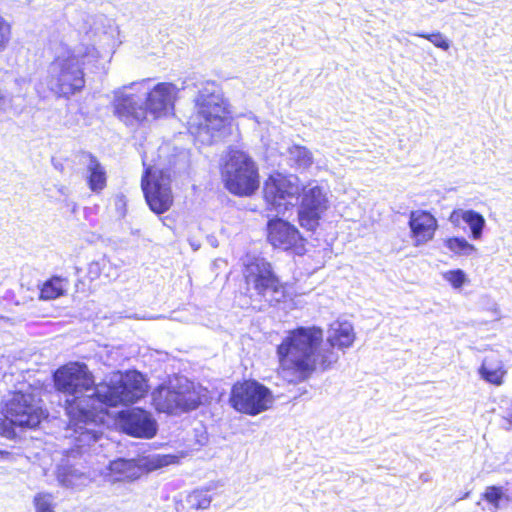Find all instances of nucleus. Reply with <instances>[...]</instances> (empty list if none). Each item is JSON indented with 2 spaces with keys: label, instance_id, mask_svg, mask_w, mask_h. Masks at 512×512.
Returning a JSON list of instances; mask_svg holds the SVG:
<instances>
[{
  "label": "nucleus",
  "instance_id": "1",
  "mask_svg": "<svg viewBox=\"0 0 512 512\" xmlns=\"http://www.w3.org/2000/svg\"><path fill=\"white\" fill-rule=\"evenodd\" d=\"M318 326H298L288 331L277 346L279 371L292 383L308 380L316 372L331 369L339 360L335 351L350 347L355 334L345 324H339L327 337Z\"/></svg>",
  "mask_w": 512,
  "mask_h": 512
},
{
  "label": "nucleus",
  "instance_id": "2",
  "mask_svg": "<svg viewBox=\"0 0 512 512\" xmlns=\"http://www.w3.org/2000/svg\"><path fill=\"white\" fill-rule=\"evenodd\" d=\"M52 382L57 393L70 396L63 407L71 425L82 428L103 421L106 411L94 405L98 383L86 363L69 361L60 365L52 373Z\"/></svg>",
  "mask_w": 512,
  "mask_h": 512
},
{
  "label": "nucleus",
  "instance_id": "3",
  "mask_svg": "<svg viewBox=\"0 0 512 512\" xmlns=\"http://www.w3.org/2000/svg\"><path fill=\"white\" fill-rule=\"evenodd\" d=\"M301 201L297 211V220L301 228L315 232L321 220L330 207L329 199L323 187H299L292 176L274 172L268 176L263 185V199L273 208L286 206L289 200L297 198Z\"/></svg>",
  "mask_w": 512,
  "mask_h": 512
},
{
  "label": "nucleus",
  "instance_id": "4",
  "mask_svg": "<svg viewBox=\"0 0 512 512\" xmlns=\"http://www.w3.org/2000/svg\"><path fill=\"white\" fill-rule=\"evenodd\" d=\"M0 436L13 440L17 437L16 428L22 431L36 430L47 413L36 401L32 393L12 391L1 406Z\"/></svg>",
  "mask_w": 512,
  "mask_h": 512
},
{
  "label": "nucleus",
  "instance_id": "5",
  "mask_svg": "<svg viewBox=\"0 0 512 512\" xmlns=\"http://www.w3.org/2000/svg\"><path fill=\"white\" fill-rule=\"evenodd\" d=\"M147 392L148 385L144 376L138 371L129 370L121 373L117 380L100 381L94 397L107 412L106 408L133 404L145 397Z\"/></svg>",
  "mask_w": 512,
  "mask_h": 512
},
{
  "label": "nucleus",
  "instance_id": "6",
  "mask_svg": "<svg viewBox=\"0 0 512 512\" xmlns=\"http://www.w3.org/2000/svg\"><path fill=\"white\" fill-rule=\"evenodd\" d=\"M51 66L53 72L49 76V89L57 98L69 99L85 88L83 64L74 53L56 57Z\"/></svg>",
  "mask_w": 512,
  "mask_h": 512
},
{
  "label": "nucleus",
  "instance_id": "7",
  "mask_svg": "<svg viewBox=\"0 0 512 512\" xmlns=\"http://www.w3.org/2000/svg\"><path fill=\"white\" fill-rule=\"evenodd\" d=\"M225 188L237 196L252 195L256 189L254 162L246 153L231 150L221 169Z\"/></svg>",
  "mask_w": 512,
  "mask_h": 512
},
{
  "label": "nucleus",
  "instance_id": "8",
  "mask_svg": "<svg viewBox=\"0 0 512 512\" xmlns=\"http://www.w3.org/2000/svg\"><path fill=\"white\" fill-rule=\"evenodd\" d=\"M171 182L169 171L145 166L141 176V189L148 207L157 215L167 212L173 206Z\"/></svg>",
  "mask_w": 512,
  "mask_h": 512
},
{
  "label": "nucleus",
  "instance_id": "9",
  "mask_svg": "<svg viewBox=\"0 0 512 512\" xmlns=\"http://www.w3.org/2000/svg\"><path fill=\"white\" fill-rule=\"evenodd\" d=\"M195 113L197 128L204 130H219L228 118V112L221 96L214 91L204 88L195 98Z\"/></svg>",
  "mask_w": 512,
  "mask_h": 512
},
{
  "label": "nucleus",
  "instance_id": "10",
  "mask_svg": "<svg viewBox=\"0 0 512 512\" xmlns=\"http://www.w3.org/2000/svg\"><path fill=\"white\" fill-rule=\"evenodd\" d=\"M266 237L274 248L299 255L305 251L306 238L294 224L282 218L273 217L267 222Z\"/></svg>",
  "mask_w": 512,
  "mask_h": 512
},
{
  "label": "nucleus",
  "instance_id": "11",
  "mask_svg": "<svg viewBox=\"0 0 512 512\" xmlns=\"http://www.w3.org/2000/svg\"><path fill=\"white\" fill-rule=\"evenodd\" d=\"M163 466L160 459L144 461L138 459L117 458L109 462L107 466V477L113 483H131L139 480L144 474L154 471Z\"/></svg>",
  "mask_w": 512,
  "mask_h": 512
},
{
  "label": "nucleus",
  "instance_id": "12",
  "mask_svg": "<svg viewBox=\"0 0 512 512\" xmlns=\"http://www.w3.org/2000/svg\"><path fill=\"white\" fill-rule=\"evenodd\" d=\"M124 432L135 438L151 439L157 433V423L152 415L142 408H132L118 414Z\"/></svg>",
  "mask_w": 512,
  "mask_h": 512
},
{
  "label": "nucleus",
  "instance_id": "13",
  "mask_svg": "<svg viewBox=\"0 0 512 512\" xmlns=\"http://www.w3.org/2000/svg\"><path fill=\"white\" fill-rule=\"evenodd\" d=\"M408 226L416 247L432 241L439 227L437 218L430 211L422 209L410 212Z\"/></svg>",
  "mask_w": 512,
  "mask_h": 512
},
{
  "label": "nucleus",
  "instance_id": "14",
  "mask_svg": "<svg viewBox=\"0 0 512 512\" xmlns=\"http://www.w3.org/2000/svg\"><path fill=\"white\" fill-rule=\"evenodd\" d=\"M176 87L172 83L160 82L146 95L143 108L146 115L151 114L154 119L166 115L174 104Z\"/></svg>",
  "mask_w": 512,
  "mask_h": 512
},
{
  "label": "nucleus",
  "instance_id": "15",
  "mask_svg": "<svg viewBox=\"0 0 512 512\" xmlns=\"http://www.w3.org/2000/svg\"><path fill=\"white\" fill-rule=\"evenodd\" d=\"M114 115L126 125L141 124L147 115L139 98L134 94H121L113 102Z\"/></svg>",
  "mask_w": 512,
  "mask_h": 512
},
{
  "label": "nucleus",
  "instance_id": "16",
  "mask_svg": "<svg viewBox=\"0 0 512 512\" xmlns=\"http://www.w3.org/2000/svg\"><path fill=\"white\" fill-rule=\"evenodd\" d=\"M229 403L240 413L256 415V382L250 380L236 382L232 386Z\"/></svg>",
  "mask_w": 512,
  "mask_h": 512
},
{
  "label": "nucleus",
  "instance_id": "17",
  "mask_svg": "<svg viewBox=\"0 0 512 512\" xmlns=\"http://www.w3.org/2000/svg\"><path fill=\"white\" fill-rule=\"evenodd\" d=\"M205 389L191 381L176 385L178 414L198 409L205 400Z\"/></svg>",
  "mask_w": 512,
  "mask_h": 512
},
{
  "label": "nucleus",
  "instance_id": "18",
  "mask_svg": "<svg viewBox=\"0 0 512 512\" xmlns=\"http://www.w3.org/2000/svg\"><path fill=\"white\" fill-rule=\"evenodd\" d=\"M448 220L454 227H460L462 223H466L471 229L473 239L477 240L482 237L485 219L480 213L457 208L451 211Z\"/></svg>",
  "mask_w": 512,
  "mask_h": 512
},
{
  "label": "nucleus",
  "instance_id": "19",
  "mask_svg": "<svg viewBox=\"0 0 512 512\" xmlns=\"http://www.w3.org/2000/svg\"><path fill=\"white\" fill-rule=\"evenodd\" d=\"M152 406L158 413L178 414L176 386L160 385L152 392Z\"/></svg>",
  "mask_w": 512,
  "mask_h": 512
},
{
  "label": "nucleus",
  "instance_id": "20",
  "mask_svg": "<svg viewBox=\"0 0 512 512\" xmlns=\"http://www.w3.org/2000/svg\"><path fill=\"white\" fill-rule=\"evenodd\" d=\"M478 374L485 382L494 386H501L505 382L507 369L501 359L485 357L478 368Z\"/></svg>",
  "mask_w": 512,
  "mask_h": 512
},
{
  "label": "nucleus",
  "instance_id": "21",
  "mask_svg": "<svg viewBox=\"0 0 512 512\" xmlns=\"http://www.w3.org/2000/svg\"><path fill=\"white\" fill-rule=\"evenodd\" d=\"M258 294L269 295V302H279L285 294V287L269 269H258Z\"/></svg>",
  "mask_w": 512,
  "mask_h": 512
},
{
  "label": "nucleus",
  "instance_id": "22",
  "mask_svg": "<svg viewBox=\"0 0 512 512\" xmlns=\"http://www.w3.org/2000/svg\"><path fill=\"white\" fill-rule=\"evenodd\" d=\"M84 156L88 160L87 185L92 192L100 193L107 186L106 170L95 155L86 153Z\"/></svg>",
  "mask_w": 512,
  "mask_h": 512
},
{
  "label": "nucleus",
  "instance_id": "23",
  "mask_svg": "<svg viewBox=\"0 0 512 512\" xmlns=\"http://www.w3.org/2000/svg\"><path fill=\"white\" fill-rule=\"evenodd\" d=\"M68 280L62 276L53 275L39 287L38 298L42 301H51L66 295Z\"/></svg>",
  "mask_w": 512,
  "mask_h": 512
},
{
  "label": "nucleus",
  "instance_id": "24",
  "mask_svg": "<svg viewBox=\"0 0 512 512\" xmlns=\"http://www.w3.org/2000/svg\"><path fill=\"white\" fill-rule=\"evenodd\" d=\"M480 497L496 511L500 508V502L505 498V495L502 487L491 485L485 488Z\"/></svg>",
  "mask_w": 512,
  "mask_h": 512
},
{
  "label": "nucleus",
  "instance_id": "25",
  "mask_svg": "<svg viewBox=\"0 0 512 512\" xmlns=\"http://www.w3.org/2000/svg\"><path fill=\"white\" fill-rule=\"evenodd\" d=\"M445 246L453 253L458 255H469L474 250V245L470 244L465 238L450 237L445 240Z\"/></svg>",
  "mask_w": 512,
  "mask_h": 512
},
{
  "label": "nucleus",
  "instance_id": "26",
  "mask_svg": "<svg viewBox=\"0 0 512 512\" xmlns=\"http://www.w3.org/2000/svg\"><path fill=\"white\" fill-rule=\"evenodd\" d=\"M188 503L192 509H207L211 503V497L204 491L195 490L188 495Z\"/></svg>",
  "mask_w": 512,
  "mask_h": 512
},
{
  "label": "nucleus",
  "instance_id": "27",
  "mask_svg": "<svg viewBox=\"0 0 512 512\" xmlns=\"http://www.w3.org/2000/svg\"><path fill=\"white\" fill-rule=\"evenodd\" d=\"M419 38H423L431 42L435 47L447 51L450 48L449 40L439 31L426 33L419 32L415 34Z\"/></svg>",
  "mask_w": 512,
  "mask_h": 512
},
{
  "label": "nucleus",
  "instance_id": "28",
  "mask_svg": "<svg viewBox=\"0 0 512 512\" xmlns=\"http://www.w3.org/2000/svg\"><path fill=\"white\" fill-rule=\"evenodd\" d=\"M53 496L51 493L40 492L33 498L35 512H54L53 510Z\"/></svg>",
  "mask_w": 512,
  "mask_h": 512
},
{
  "label": "nucleus",
  "instance_id": "29",
  "mask_svg": "<svg viewBox=\"0 0 512 512\" xmlns=\"http://www.w3.org/2000/svg\"><path fill=\"white\" fill-rule=\"evenodd\" d=\"M274 397L270 390L258 383V413L272 407Z\"/></svg>",
  "mask_w": 512,
  "mask_h": 512
},
{
  "label": "nucleus",
  "instance_id": "30",
  "mask_svg": "<svg viewBox=\"0 0 512 512\" xmlns=\"http://www.w3.org/2000/svg\"><path fill=\"white\" fill-rule=\"evenodd\" d=\"M444 278L453 288H461L466 281L465 273L461 269H454L446 272Z\"/></svg>",
  "mask_w": 512,
  "mask_h": 512
},
{
  "label": "nucleus",
  "instance_id": "31",
  "mask_svg": "<svg viewBox=\"0 0 512 512\" xmlns=\"http://www.w3.org/2000/svg\"><path fill=\"white\" fill-rule=\"evenodd\" d=\"M11 37V26L0 16V52L3 51Z\"/></svg>",
  "mask_w": 512,
  "mask_h": 512
},
{
  "label": "nucleus",
  "instance_id": "32",
  "mask_svg": "<svg viewBox=\"0 0 512 512\" xmlns=\"http://www.w3.org/2000/svg\"><path fill=\"white\" fill-rule=\"evenodd\" d=\"M296 151H297L296 162L299 165L308 167L312 164V162H313L312 154L308 149H306L305 147H296Z\"/></svg>",
  "mask_w": 512,
  "mask_h": 512
},
{
  "label": "nucleus",
  "instance_id": "33",
  "mask_svg": "<svg viewBox=\"0 0 512 512\" xmlns=\"http://www.w3.org/2000/svg\"><path fill=\"white\" fill-rule=\"evenodd\" d=\"M503 419L507 423V429H512V401L509 407L507 408L506 414L504 415Z\"/></svg>",
  "mask_w": 512,
  "mask_h": 512
},
{
  "label": "nucleus",
  "instance_id": "34",
  "mask_svg": "<svg viewBox=\"0 0 512 512\" xmlns=\"http://www.w3.org/2000/svg\"><path fill=\"white\" fill-rule=\"evenodd\" d=\"M3 99L2 95L0 94V101Z\"/></svg>",
  "mask_w": 512,
  "mask_h": 512
}]
</instances>
